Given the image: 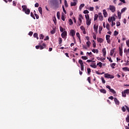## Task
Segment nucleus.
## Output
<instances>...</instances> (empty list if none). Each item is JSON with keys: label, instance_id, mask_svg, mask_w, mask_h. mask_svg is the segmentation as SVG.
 <instances>
[{"label": "nucleus", "instance_id": "obj_1", "mask_svg": "<svg viewBox=\"0 0 129 129\" xmlns=\"http://www.w3.org/2000/svg\"><path fill=\"white\" fill-rule=\"evenodd\" d=\"M22 11L26 14V15H30V13H31V11L28 9L27 5H23L22 6Z\"/></svg>", "mask_w": 129, "mask_h": 129}, {"label": "nucleus", "instance_id": "obj_2", "mask_svg": "<svg viewBox=\"0 0 129 129\" xmlns=\"http://www.w3.org/2000/svg\"><path fill=\"white\" fill-rule=\"evenodd\" d=\"M46 45L45 43H43L42 45L41 44H39L38 45H37L35 46L36 49L37 50L40 49V50H43V49H45L46 47Z\"/></svg>", "mask_w": 129, "mask_h": 129}, {"label": "nucleus", "instance_id": "obj_3", "mask_svg": "<svg viewBox=\"0 0 129 129\" xmlns=\"http://www.w3.org/2000/svg\"><path fill=\"white\" fill-rule=\"evenodd\" d=\"M126 94H129V89H126L122 92V97H126Z\"/></svg>", "mask_w": 129, "mask_h": 129}, {"label": "nucleus", "instance_id": "obj_4", "mask_svg": "<svg viewBox=\"0 0 129 129\" xmlns=\"http://www.w3.org/2000/svg\"><path fill=\"white\" fill-rule=\"evenodd\" d=\"M104 77L105 78H107L108 79H113V78H114V76L108 74V73H107V74H104Z\"/></svg>", "mask_w": 129, "mask_h": 129}, {"label": "nucleus", "instance_id": "obj_5", "mask_svg": "<svg viewBox=\"0 0 129 129\" xmlns=\"http://www.w3.org/2000/svg\"><path fill=\"white\" fill-rule=\"evenodd\" d=\"M109 10L112 13H114V12H115V7L112 5H110Z\"/></svg>", "mask_w": 129, "mask_h": 129}, {"label": "nucleus", "instance_id": "obj_6", "mask_svg": "<svg viewBox=\"0 0 129 129\" xmlns=\"http://www.w3.org/2000/svg\"><path fill=\"white\" fill-rule=\"evenodd\" d=\"M61 36L62 38H63V39H65V37H67V31H63L61 33Z\"/></svg>", "mask_w": 129, "mask_h": 129}, {"label": "nucleus", "instance_id": "obj_7", "mask_svg": "<svg viewBox=\"0 0 129 129\" xmlns=\"http://www.w3.org/2000/svg\"><path fill=\"white\" fill-rule=\"evenodd\" d=\"M75 34H76V31H75L74 30H72L70 32V35L72 36L73 37L75 36Z\"/></svg>", "mask_w": 129, "mask_h": 129}, {"label": "nucleus", "instance_id": "obj_8", "mask_svg": "<svg viewBox=\"0 0 129 129\" xmlns=\"http://www.w3.org/2000/svg\"><path fill=\"white\" fill-rule=\"evenodd\" d=\"M98 30V25H94V30L96 33H97Z\"/></svg>", "mask_w": 129, "mask_h": 129}, {"label": "nucleus", "instance_id": "obj_9", "mask_svg": "<svg viewBox=\"0 0 129 129\" xmlns=\"http://www.w3.org/2000/svg\"><path fill=\"white\" fill-rule=\"evenodd\" d=\"M91 24V19H87L86 25L87 26H90Z\"/></svg>", "mask_w": 129, "mask_h": 129}, {"label": "nucleus", "instance_id": "obj_10", "mask_svg": "<svg viewBox=\"0 0 129 129\" xmlns=\"http://www.w3.org/2000/svg\"><path fill=\"white\" fill-rule=\"evenodd\" d=\"M103 56L105 57L106 56V49L105 48H103L102 49Z\"/></svg>", "mask_w": 129, "mask_h": 129}, {"label": "nucleus", "instance_id": "obj_11", "mask_svg": "<svg viewBox=\"0 0 129 129\" xmlns=\"http://www.w3.org/2000/svg\"><path fill=\"white\" fill-rule=\"evenodd\" d=\"M114 101L117 105H119V101L116 98H114Z\"/></svg>", "mask_w": 129, "mask_h": 129}, {"label": "nucleus", "instance_id": "obj_12", "mask_svg": "<svg viewBox=\"0 0 129 129\" xmlns=\"http://www.w3.org/2000/svg\"><path fill=\"white\" fill-rule=\"evenodd\" d=\"M97 41L98 42V43H103V39L101 38H97Z\"/></svg>", "mask_w": 129, "mask_h": 129}, {"label": "nucleus", "instance_id": "obj_13", "mask_svg": "<svg viewBox=\"0 0 129 129\" xmlns=\"http://www.w3.org/2000/svg\"><path fill=\"white\" fill-rule=\"evenodd\" d=\"M99 91L101 92V93H103L104 94H105V93H106V90L104 89H100Z\"/></svg>", "mask_w": 129, "mask_h": 129}, {"label": "nucleus", "instance_id": "obj_14", "mask_svg": "<svg viewBox=\"0 0 129 129\" xmlns=\"http://www.w3.org/2000/svg\"><path fill=\"white\" fill-rule=\"evenodd\" d=\"M38 12L40 14V15H43V10L42 9L41 7H39L38 8Z\"/></svg>", "mask_w": 129, "mask_h": 129}, {"label": "nucleus", "instance_id": "obj_15", "mask_svg": "<svg viewBox=\"0 0 129 129\" xmlns=\"http://www.w3.org/2000/svg\"><path fill=\"white\" fill-rule=\"evenodd\" d=\"M103 13L104 17L105 18H106V17H107V12H106V10H103Z\"/></svg>", "mask_w": 129, "mask_h": 129}, {"label": "nucleus", "instance_id": "obj_16", "mask_svg": "<svg viewBox=\"0 0 129 129\" xmlns=\"http://www.w3.org/2000/svg\"><path fill=\"white\" fill-rule=\"evenodd\" d=\"M115 51V48H113V49H111L110 53V56L113 55V54H114Z\"/></svg>", "mask_w": 129, "mask_h": 129}, {"label": "nucleus", "instance_id": "obj_17", "mask_svg": "<svg viewBox=\"0 0 129 129\" xmlns=\"http://www.w3.org/2000/svg\"><path fill=\"white\" fill-rule=\"evenodd\" d=\"M121 12L120 13L119 11H118L117 12V16L118 19H121Z\"/></svg>", "mask_w": 129, "mask_h": 129}, {"label": "nucleus", "instance_id": "obj_18", "mask_svg": "<svg viewBox=\"0 0 129 129\" xmlns=\"http://www.w3.org/2000/svg\"><path fill=\"white\" fill-rule=\"evenodd\" d=\"M90 67H92V68H94L95 69L97 68L96 63H92V64L90 65Z\"/></svg>", "mask_w": 129, "mask_h": 129}, {"label": "nucleus", "instance_id": "obj_19", "mask_svg": "<svg viewBox=\"0 0 129 129\" xmlns=\"http://www.w3.org/2000/svg\"><path fill=\"white\" fill-rule=\"evenodd\" d=\"M77 5L76 2H71V7H75Z\"/></svg>", "mask_w": 129, "mask_h": 129}, {"label": "nucleus", "instance_id": "obj_20", "mask_svg": "<svg viewBox=\"0 0 129 129\" xmlns=\"http://www.w3.org/2000/svg\"><path fill=\"white\" fill-rule=\"evenodd\" d=\"M99 20L100 21H103V16L101 14H99Z\"/></svg>", "mask_w": 129, "mask_h": 129}, {"label": "nucleus", "instance_id": "obj_21", "mask_svg": "<svg viewBox=\"0 0 129 129\" xmlns=\"http://www.w3.org/2000/svg\"><path fill=\"white\" fill-rule=\"evenodd\" d=\"M126 10H127L126 7H124L123 9H122L121 10V14H122V13H124V12H125Z\"/></svg>", "mask_w": 129, "mask_h": 129}, {"label": "nucleus", "instance_id": "obj_22", "mask_svg": "<svg viewBox=\"0 0 129 129\" xmlns=\"http://www.w3.org/2000/svg\"><path fill=\"white\" fill-rule=\"evenodd\" d=\"M119 55H120V56H122V48H121L120 47H119Z\"/></svg>", "mask_w": 129, "mask_h": 129}, {"label": "nucleus", "instance_id": "obj_23", "mask_svg": "<svg viewBox=\"0 0 129 129\" xmlns=\"http://www.w3.org/2000/svg\"><path fill=\"white\" fill-rule=\"evenodd\" d=\"M33 37L34 38H36L37 40H39V37H38V33H35L33 34Z\"/></svg>", "mask_w": 129, "mask_h": 129}, {"label": "nucleus", "instance_id": "obj_24", "mask_svg": "<svg viewBox=\"0 0 129 129\" xmlns=\"http://www.w3.org/2000/svg\"><path fill=\"white\" fill-rule=\"evenodd\" d=\"M109 27H110V26L109 25V24L107 23L106 25V28L108 30V31H110V29L109 28Z\"/></svg>", "mask_w": 129, "mask_h": 129}, {"label": "nucleus", "instance_id": "obj_25", "mask_svg": "<svg viewBox=\"0 0 129 129\" xmlns=\"http://www.w3.org/2000/svg\"><path fill=\"white\" fill-rule=\"evenodd\" d=\"M92 51L93 52V53H96V54H98L99 53V51H98V49H93Z\"/></svg>", "mask_w": 129, "mask_h": 129}, {"label": "nucleus", "instance_id": "obj_26", "mask_svg": "<svg viewBox=\"0 0 129 129\" xmlns=\"http://www.w3.org/2000/svg\"><path fill=\"white\" fill-rule=\"evenodd\" d=\"M102 29H103L102 26H99V34H101V31H102Z\"/></svg>", "mask_w": 129, "mask_h": 129}, {"label": "nucleus", "instance_id": "obj_27", "mask_svg": "<svg viewBox=\"0 0 129 129\" xmlns=\"http://www.w3.org/2000/svg\"><path fill=\"white\" fill-rule=\"evenodd\" d=\"M76 36L78 37V38L79 39L80 42H81V39L80 38V34L79 32H77L76 33Z\"/></svg>", "mask_w": 129, "mask_h": 129}, {"label": "nucleus", "instance_id": "obj_28", "mask_svg": "<svg viewBox=\"0 0 129 129\" xmlns=\"http://www.w3.org/2000/svg\"><path fill=\"white\" fill-rule=\"evenodd\" d=\"M30 16L31 17V18H33L34 20H36V17H35V16H34V13H33V12H31Z\"/></svg>", "mask_w": 129, "mask_h": 129}, {"label": "nucleus", "instance_id": "obj_29", "mask_svg": "<svg viewBox=\"0 0 129 129\" xmlns=\"http://www.w3.org/2000/svg\"><path fill=\"white\" fill-rule=\"evenodd\" d=\"M122 70L123 71H129V68L128 67L122 68Z\"/></svg>", "mask_w": 129, "mask_h": 129}, {"label": "nucleus", "instance_id": "obj_30", "mask_svg": "<svg viewBox=\"0 0 129 129\" xmlns=\"http://www.w3.org/2000/svg\"><path fill=\"white\" fill-rule=\"evenodd\" d=\"M51 4H52V5H56V4H57V0H52L51 1Z\"/></svg>", "mask_w": 129, "mask_h": 129}, {"label": "nucleus", "instance_id": "obj_31", "mask_svg": "<svg viewBox=\"0 0 129 129\" xmlns=\"http://www.w3.org/2000/svg\"><path fill=\"white\" fill-rule=\"evenodd\" d=\"M79 64H80L81 66H82L84 65L83 64V61L81 59L79 60Z\"/></svg>", "mask_w": 129, "mask_h": 129}, {"label": "nucleus", "instance_id": "obj_32", "mask_svg": "<svg viewBox=\"0 0 129 129\" xmlns=\"http://www.w3.org/2000/svg\"><path fill=\"white\" fill-rule=\"evenodd\" d=\"M97 66H99V67H100V68H101V67H102V63L101 62H99L97 63Z\"/></svg>", "mask_w": 129, "mask_h": 129}, {"label": "nucleus", "instance_id": "obj_33", "mask_svg": "<svg viewBox=\"0 0 129 129\" xmlns=\"http://www.w3.org/2000/svg\"><path fill=\"white\" fill-rule=\"evenodd\" d=\"M98 19V15L95 14L94 16V21H96Z\"/></svg>", "mask_w": 129, "mask_h": 129}, {"label": "nucleus", "instance_id": "obj_34", "mask_svg": "<svg viewBox=\"0 0 129 129\" xmlns=\"http://www.w3.org/2000/svg\"><path fill=\"white\" fill-rule=\"evenodd\" d=\"M115 65H116V63H112L111 64V67L112 68V69H114V68H115L114 66H115Z\"/></svg>", "mask_w": 129, "mask_h": 129}, {"label": "nucleus", "instance_id": "obj_35", "mask_svg": "<svg viewBox=\"0 0 129 129\" xmlns=\"http://www.w3.org/2000/svg\"><path fill=\"white\" fill-rule=\"evenodd\" d=\"M110 92H111V93H113V94H115V93H116V92H115V91L112 89L110 90Z\"/></svg>", "mask_w": 129, "mask_h": 129}, {"label": "nucleus", "instance_id": "obj_36", "mask_svg": "<svg viewBox=\"0 0 129 129\" xmlns=\"http://www.w3.org/2000/svg\"><path fill=\"white\" fill-rule=\"evenodd\" d=\"M81 58L83 59V60H87L88 59V57H87L86 56H83L81 57Z\"/></svg>", "mask_w": 129, "mask_h": 129}, {"label": "nucleus", "instance_id": "obj_37", "mask_svg": "<svg viewBox=\"0 0 129 129\" xmlns=\"http://www.w3.org/2000/svg\"><path fill=\"white\" fill-rule=\"evenodd\" d=\"M69 24L71 26V25L73 24V21H72V19H70L69 20Z\"/></svg>", "mask_w": 129, "mask_h": 129}, {"label": "nucleus", "instance_id": "obj_38", "mask_svg": "<svg viewBox=\"0 0 129 129\" xmlns=\"http://www.w3.org/2000/svg\"><path fill=\"white\" fill-rule=\"evenodd\" d=\"M79 22H78L79 26H81V23H82V20L80 18H79Z\"/></svg>", "mask_w": 129, "mask_h": 129}, {"label": "nucleus", "instance_id": "obj_39", "mask_svg": "<svg viewBox=\"0 0 129 129\" xmlns=\"http://www.w3.org/2000/svg\"><path fill=\"white\" fill-rule=\"evenodd\" d=\"M84 6H85V5L84 4H82L79 7V9L81 10L82 9V8H84Z\"/></svg>", "mask_w": 129, "mask_h": 129}, {"label": "nucleus", "instance_id": "obj_40", "mask_svg": "<svg viewBox=\"0 0 129 129\" xmlns=\"http://www.w3.org/2000/svg\"><path fill=\"white\" fill-rule=\"evenodd\" d=\"M57 18L58 20H60V12H57Z\"/></svg>", "mask_w": 129, "mask_h": 129}, {"label": "nucleus", "instance_id": "obj_41", "mask_svg": "<svg viewBox=\"0 0 129 129\" xmlns=\"http://www.w3.org/2000/svg\"><path fill=\"white\" fill-rule=\"evenodd\" d=\"M85 17L86 20H89V19H90L89 18V15H88V14L85 15Z\"/></svg>", "mask_w": 129, "mask_h": 129}, {"label": "nucleus", "instance_id": "obj_42", "mask_svg": "<svg viewBox=\"0 0 129 129\" xmlns=\"http://www.w3.org/2000/svg\"><path fill=\"white\" fill-rule=\"evenodd\" d=\"M64 6L66 8H68V4H67V1L64 0Z\"/></svg>", "mask_w": 129, "mask_h": 129}, {"label": "nucleus", "instance_id": "obj_43", "mask_svg": "<svg viewBox=\"0 0 129 129\" xmlns=\"http://www.w3.org/2000/svg\"><path fill=\"white\" fill-rule=\"evenodd\" d=\"M107 59L109 60V62H111V63H112V62H113L112 59H111V57H107Z\"/></svg>", "mask_w": 129, "mask_h": 129}, {"label": "nucleus", "instance_id": "obj_44", "mask_svg": "<svg viewBox=\"0 0 129 129\" xmlns=\"http://www.w3.org/2000/svg\"><path fill=\"white\" fill-rule=\"evenodd\" d=\"M59 29H60V31L61 33H63V32H64V29H63V27H62L61 26L59 27Z\"/></svg>", "mask_w": 129, "mask_h": 129}, {"label": "nucleus", "instance_id": "obj_45", "mask_svg": "<svg viewBox=\"0 0 129 129\" xmlns=\"http://www.w3.org/2000/svg\"><path fill=\"white\" fill-rule=\"evenodd\" d=\"M118 35V31L115 30L114 32V36H117Z\"/></svg>", "mask_w": 129, "mask_h": 129}, {"label": "nucleus", "instance_id": "obj_46", "mask_svg": "<svg viewBox=\"0 0 129 129\" xmlns=\"http://www.w3.org/2000/svg\"><path fill=\"white\" fill-rule=\"evenodd\" d=\"M126 122H129V115H127V117L125 118Z\"/></svg>", "mask_w": 129, "mask_h": 129}, {"label": "nucleus", "instance_id": "obj_47", "mask_svg": "<svg viewBox=\"0 0 129 129\" xmlns=\"http://www.w3.org/2000/svg\"><path fill=\"white\" fill-rule=\"evenodd\" d=\"M86 44H87L88 47H90V44H91V42H90V41H88V42H86Z\"/></svg>", "mask_w": 129, "mask_h": 129}, {"label": "nucleus", "instance_id": "obj_48", "mask_svg": "<svg viewBox=\"0 0 129 129\" xmlns=\"http://www.w3.org/2000/svg\"><path fill=\"white\" fill-rule=\"evenodd\" d=\"M62 39L61 38V37H59V38H58V41H59V44H62Z\"/></svg>", "mask_w": 129, "mask_h": 129}, {"label": "nucleus", "instance_id": "obj_49", "mask_svg": "<svg viewBox=\"0 0 129 129\" xmlns=\"http://www.w3.org/2000/svg\"><path fill=\"white\" fill-rule=\"evenodd\" d=\"M44 35H43L42 34H40V40H43V39H44Z\"/></svg>", "mask_w": 129, "mask_h": 129}, {"label": "nucleus", "instance_id": "obj_50", "mask_svg": "<svg viewBox=\"0 0 129 129\" xmlns=\"http://www.w3.org/2000/svg\"><path fill=\"white\" fill-rule=\"evenodd\" d=\"M101 80H102V83L104 84L105 83V80H104V78L101 77Z\"/></svg>", "mask_w": 129, "mask_h": 129}, {"label": "nucleus", "instance_id": "obj_51", "mask_svg": "<svg viewBox=\"0 0 129 129\" xmlns=\"http://www.w3.org/2000/svg\"><path fill=\"white\" fill-rule=\"evenodd\" d=\"M53 21L55 24V25H56V24H57V20L56 19V17H54L53 19Z\"/></svg>", "mask_w": 129, "mask_h": 129}, {"label": "nucleus", "instance_id": "obj_52", "mask_svg": "<svg viewBox=\"0 0 129 129\" xmlns=\"http://www.w3.org/2000/svg\"><path fill=\"white\" fill-rule=\"evenodd\" d=\"M110 35H106V40L110 39Z\"/></svg>", "mask_w": 129, "mask_h": 129}, {"label": "nucleus", "instance_id": "obj_53", "mask_svg": "<svg viewBox=\"0 0 129 129\" xmlns=\"http://www.w3.org/2000/svg\"><path fill=\"white\" fill-rule=\"evenodd\" d=\"M63 12L64 13V14H67L66 10H65V8L64 7V5L62 6Z\"/></svg>", "mask_w": 129, "mask_h": 129}, {"label": "nucleus", "instance_id": "obj_54", "mask_svg": "<svg viewBox=\"0 0 129 129\" xmlns=\"http://www.w3.org/2000/svg\"><path fill=\"white\" fill-rule=\"evenodd\" d=\"M87 72L88 74H90V72H91V69L90 68H88L87 69Z\"/></svg>", "mask_w": 129, "mask_h": 129}, {"label": "nucleus", "instance_id": "obj_55", "mask_svg": "<svg viewBox=\"0 0 129 129\" xmlns=\"http://www.w3.org/2000/svg\"><path fill=\"white\" fill-rule=\"evenodd\" d=\"M119 26H120V22L117 21V22H116V26H117V27H119Z\"/></svg>", "mask_w": 129, "mask_h": 129}, {"label": "nucleus", "instance_id": "obj_56", "mask_svg": "<svg viewBox=\"0 0 129 129\" xmlns=\"http://www.w3.org/2000/svg\"><path fill=\"white\" fill-rule=\"evenodd\" d=\"M34 15H35V17H36V19L37 20H39V15H38V14H36V13H35Z\"/></svg>", "mask_w": 129, "mask_h": 129}, {"label": "nucleus", "instance_id": "obj_57", "mask_svg": "<svg viewBox=\"0 0 129 129\" xmlns=\"http://www.w3.org/2000/svg\"><path fill=\"white\" fill-rule=\"evenodd\" d=\"M88 10H89V11H91L92 12L94 10V8H93V7H90V8L88 9Z\"/></svg>", "mask_w": 129, "mask_h": 129}, {"label": "nucleus", "instance_id": "obj_58", "mask_svg": "<svg viewBox=\"0 0 129 129\" xmlns=\"http://www.w3.org/2000/svg\"><path fill=\"white\" fill-rule=\"evenodd\" d=\"M122 110L123 112H125L126 109H125V108L124 107V106L122 107Z\"/></svg>", "mask_w": 129, "mask_h": 129}, {"label": "nucleus", "instance_id": "obj_59", "mask_svg": "<svg viewBox=\"0 0 129 129\" xmlns=\"http://www.w3.org/2000/svg\"><path fill=\"white\" fill-rule=\"evenodd\" d=\"M13 6L14 7H16V6H17V3L16 2H15V1H13Z\"/></svg>", "mask_w": 129, "mask_h": 129}, {"label": "nucleus", "instance_id": "obj_60", "mask_svg": "<svg viewBox=\"0 0 129 129\" xmlns=\"http://www.w3.org/2000/svg\"><path fill=\"white\" fill-rule=\"evenodd\" d=\"M84 14H89V11L88 10L84 11Z\"/></svg>", "mask_w": 129, "mask_h": 129}, {"label": "nucleus", "instance_id": "obj_61", "mask_svg": "<svg viewBox=\"0 0 129 129\" xmlns=\"http://www.w3.org/2000/svg\"><path fill=\"white\" fill-rule=\"evenodd\" d=\"M111 19H112V22H113V21H115V17H111Z\"/></svg>", "mask_w": 129, "mask_h": 129}, {"label": "nucleus", "instance_id": "obj_62", "mask_svg": "<svg viewBox=\"0 0 129 129\" xmlns=\"http://www.w3.org/2000/svg\"><path fill=\"white\" fill-rule=\"evenodd\" d=\"M124 106L126 108L128 112H129V107L127 106H126V105H125Z\"/></svg>", "mask_w": 129, "mask_h": 129}, {"label": "nucleus", "instance_id": "obj_63", "mask_svg": "<svg viewBox=\"0 0 129 129\" xmlns=\"http://www.w3.org/2000/svg\"><path fill=\"white\" fill-rule=\"evenodd\" d=\"M44 41H47L49 40V37L48 36H46L45 39H44Z\"/></svg>", "mask_w": 129, "mask_h": 129}, {"label": "nucleus", "instance_id": "obj_64", "mask_svg": "<svg viewBox=\"0 0 129 129\" xmlns=\"http://www.w3.org/2000/svg\"><path fill=\"white\" fill-rule=\"evenodd\" d=\"M126 43L127 46H128H128H129V40H128L126 41Z\"/></svg>", "mask_w": 129, "mask_h": 129}]
</instances>
